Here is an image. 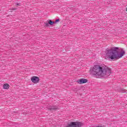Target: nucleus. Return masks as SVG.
Here are the masks:
<instances>
[{"mask_svg": "<svg viewBox=\"0 0 127 127\" xmlns=\"http://www.w3.org/2000/svg\"><path fill=\"white\" fill-rule=\"evenodd\" d=\"M12 10H16L17 8H12Z\"/></svg>", "mask_w": 127, "mask_h": 127, "instance_id": "obj_13", "label": "nucleus"}, {"mask_svg": "<svg viewBox=\"0 0 127 127\" xmlns=\"http://www.w3.org/2000/svg\"><path fill=\"white\" fill-rule=\"evenodd\" d=\"M31 80L33 83H34L35 84H37V83L39 82V77L37 76H32L31 78Z\"/></svg>", "mask_w": 127, "mask_h": 127, "instance_id": "obj_4", "label": "nucleus"}, {"mask_svg": "<svg viewBox=\"0 0 127 127\" xmlns=\"http://www.w3.org/2000/svg\"><path fill=\"white\" fill-rule=\"evenodd\" d=\"M49 111H57L59 110L58 106H52L49 108Z\"/></svg>", "mask_w": 127, "mask_h": 127, "instance_id": "obj_6", "label": "nucleus"}, {"mask_svg": "<svg viewBox=\"0 0 127 127\" xmlns=\"http://www.w3.org/2000/svg\"><path fill=\"white\" fill-rule=\"evenodd\" d=\"M83 126V123L80 122H71L68 124L66 127H81Z\"/></svg>", "mask_w": 127, "mask_h": 127, "instance_id": "obj_3", "label": "nucleus"}, {"mask_svg": "<svg viewBox=\"0 0 127 127\" xmlns=\"http://www.w3.org/2000/svg\"><path fill=\"white\" fill-rule=\"evenodd\" d=\"M90 72L92 75L95 76H107V77L111 75L112 70L107 65H95L93 68L90 69Z\"/></svg>", "mask_w": 127, "mask_h": 127, "instance_id": "obj_1", "label": "nucleus"}, {"mask_svg": "<svg viewBox=\"0 0 127 127\" xmlns=\"http://www.w3.org/2000/svg\"><path fill=\"white\" fill-rule=\"evenodd\" d=\"M59 21H60V19H56V21H55V23H57V22H59Z\"/></svg>", "mask_w": 127, "mask_h": 127, "instance_id": "obj_10", "label": "nucleus"}, {"mask_svg": "<svg viewBox=\"0 0 127 127\" xmlns=\"http://www.w3.org/2000/svg\"><path fill=\"white\" fill-rule=\"evenodd\" d=\"M16 5H19V6H20V3H15Z\"/></svg>", "mask_w": 127, "mask_h": 127, "instance_id": "obj_12", "label": "nucleus"}, {"mask_svg": "<svg viewBox=\"0 0 127 127\" xmlns=\"http://www.w3.org/2000/svg\"><path fill=\"white\" fill-rule=\"evenodd\" d=\"M119 92H120V93H126V90L124 88H121Z\"/></svg>", "mask_w": 127, "mask_h": 127, "instance_id": "obj_9", "label": "nucleus"}, {"mask_svg": "<svg viewBox=\"0 0 127 127\" xmlns=\"http://www.w3.org/2000/svg\"><path fill=\"white\" fill-rule=\"evenodd\" d=\"M45 25L47 27H48V26H49V25H50L49 24V23H45Z\"/></svg>", "mask_w": 127, "mask_h": 127, "instance_id": "obj_11", "label": "nucleus"}, {"mask_svg": "<svg viewBox=\"0 0 127 127\" xmlns=\"http://www.w3.org/2000/svg\"><path fill=\"white\" fill-rule=\"evenodd\" d=\"M3 88L5 90H7V89L9 88V85L7 83L4 84L3 85Z\"/></svg>", "mask_w": 127, "mask_h": 127, "instance_id": "obj_7", "label": "nucleus"}, {"mask_svg": "<svg viewBox=\"0 0 127 127\" xmlns=\"http://www.w3.org/2000/svg\"><path fill=\"white\" fill-rule=\"evenodd\" d=\"M106 52V55L108 56L109 59L113 61L119 60L120 58H122L126 54L125 50L119 47H113L110 50H107Z\"/></svg>", "mask_w": 127, "mask_h": 127, "instance_id": "obj_2", "label": "nucleus"}, {"mask_svg": "<svg viewBox=\"0 0 127 127\" xmlns=\"http://www.w3.org/2000/svg\"><path fill=\"white\" fill-rule=\"evenodd\" d=\"M55 22L52 21L51 20H50L49 21V24H50V25H53L54 24Z\"/></svg>", "mask_w": 127, "mask_h": 127, "instance_id": "obj_8", "label": "nucleus"}, {"mask_svg": "<svg viewBox=\"0 0 127 127\" xmlns=\"http://www.w3.org/2000/svg\"><path fill=\"white\" fill-rule=\"evenodd\" d=\"M88 82V79L85 78H81L77 81L78 84H85Z\"/></svg>", "mask_w": 127, "mask_h": 127, "instance_id": "obj_5", "label": "nucleus"}]
</instances>
